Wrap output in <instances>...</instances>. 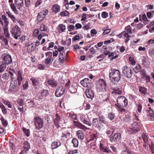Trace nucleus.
I'll list each match as a JSON object with an SVG mask.
<instances>
[{
  "label": "nucleus",
  "instance_id": "2f4dec72",
  "mask_svg": "<svg viewBox=\"0 0 154 154\" xmlns=\"http://www.w3.org/2000/svg\"><path fill=\"white\" fill-rule=\"evenodd\" d=\"M115 114L113 112H111L109 113L108 117L109 119L111 120H112L115 119Z\"/></svg>",
  "mask_w": 154,
  "mask_h": 154
},
{
  "label": "nucleus",
  "instance_id": "4468645a",
  "mask_svg": "<svg viewBox=\"0 0 154 154\" xmlns=\"http://www.w3.org/2000/svg\"><path fill=\"white\" fill-rule=\"evenodd\" d=\"M132 127L134 131V134L139 132L141 129V127L137 122H134L132 125Z\"/></svg>",
  "mask_w": 154,
  "mask_h": 154
},
{
  "label": "nucleus",
  "instance_id": "13d9d810",
  "mask_svg": "<svg viewBox=\"0 0 154 154\" xmlns=\"http://www.w3.org/2000/svg\"><path fill=\"white\" fill-rule=\"evenodd\" d=\"M127 131L129 134L134 133V131L132 127L128 128Z\"/></svg>",
  "mask_w": 154,
  "mask_h": 154
},
{
  "label": "nucleus",
  "instance_id": "ea45409f",
  "mask_svg": "<svg viewBox=\"0 0 154 154\" xmlns=\"http://www.w3.org/2000/svg\"><path fill=\"white\" fill-rule=\"evenodd\" d=\"M49 93L48 91L46 90H43L41 92V94L43 97H45L47 96Z\"/></svg>",
  "mask_w": 154,
  "mask_h": 154
},
{
  "label": "nucleus",
  "instance_id": "774afa93",
  "mask_svg": "<svg viewBox=\"0 0 154 154\" xmlns=\"http://www.w3.org/2000/svg\"><path fill=\"white\" fill-rule=\"evenodd\" d=\"M2 109V112L4 114L6 115L8 114L7 110L5 106Z\"/></svg>",
  "mask_w": 154,
  "mask_h": 154
},
{
  "label": "nucleus",
  "instance_id": "1a4fd4ad",
  "mask_svg": "<svg viewBox=\"0 0 154 154\" xmlns=\"http://www.w3.org/2000/svg\"><path fill=\"white\" fill-rule=\"evenodd\" d=\"M91 81L88 78L84 79L80 82L81 85L85 87H87V88L91 87Z\"/></svg>",
  "mask_w": 154,
  "mask_h": 154
},
{
  "label": "nucleus",
  "instance_id": "f704fd0d",
  "mask_svg": "<svg viewBox=\"0 0 154 154\" xmlns=\"http://www.w3.org/2000/svg\"><path fill=\"white\" fill-rule=\"evenodd\" d=\"M72 143L73 144V146L74 147H77L78 145V141L76 138H73L72 141Z\"/></svg>",
  "mask_w": 154,
  "mask_h": 154
},
{
  "label": "nucleus",
  "instance_id": "5fc2aeb1",
  "mask_svg": "<svg viewBox=\"0 0 154 154\" xmlns=\"http://www.w3.org/2000/svg\"><path fill=\"white\" fill-rule=\"evenodd\" d=\"M4 104H5L9 108H11L12 106L11 104V103L9 101H6L4 100L3 102Z\"/></svg>",
  "mask_w": 154,
  "mask_h": 154
},
{
  "label": "nucleus",
  "instance_id": "052dcab7",
  "mask_svg": "<svg viewBox=\"0 0 154 154\" xmlns=\"http://www.w3.org/2000/svg\"><path fill=\"white\" fill-rule=\"evenodd\" d=\"M75 28V26L73 25H70L67 28L68 30L70 32L74 30Z\"/></svg>",
  "mask_w": 154,
  "mask_h": 154
},
{
  "label": "nucleus",
  "instance_id": "338daca9",
  "mask_svg": "<svg viewBox=\"0 0 154 154\" xmlns=\"http://www.w3.org/2000/svg\"><path fill=\"white\" fill-rule=\"evenodd\" d=\"M69 116L70 117L72 118V119L75 120H76L77 116L75 114H70L69 115Z\"/></svg>",
  "mask_w": 154,
  "mask_h": 154
},
{
  "label": "nucleus",
  "instance_id": "37998d69",
  "mask_svg": "<svg viewBox=\"0 0 154 154\" xmlns=\"http://www.w3.org/2000/svg\"><path fill=\"white\" fill-rule=\"evenodd\" d=\"M4 33L5 36L7 38H9L10 37V34L9 33L7 29L5 28L4 29Z\"/></svg>",
  "mask_w": 154,
  "mask_h": 154
},
{
  "label": "nucleus",
  "instance_id": "8fccbe9b",
  "mask_svg": "<svg viewBox=\"0 0 154 154\" xmlns=\"http://www.w3.org/2000/svg\"><path fill=\"white\" fill-rule=\"evenodd\" d=\"M137 109L139 112H141L142 109V106L140 103L137 104Z\"/></svg>",
  "mask_w": 154,
  "mask_h": 154
},
{
  "label": "nucleus",
  "instance_id": "f03ea898",
  "mask_svg": "<svg viewBox=\"0 0 154 154\" xmlns=\"http://www.w3.org/2000/svg\"><path fill=\"white\" fill-rule=\"evenodd\" d=\"M97 91L100 92H106L108 90L106 87V84L103 79H100L97 85Z\"/></svg>",
  "mask_w": 154,
  "mask_h": 154
},
{
  "label": "nucleus",
  "instance_id": "e433bc0d",
  "mask_svg": "<svg viewBox=\"0 0 154 154\" xmlns=\"http://www.w3.org/2000/svg\"><path fill=\"white\" fill-rule=\"evenodd\" d=\"M93 125L95 127H97L98 126V122L97 118L94 119L92 121Z\"/></svg>",
  "mask_w": 154,
  "mask_h": 154
},
{
  "label": "nucleus",
  "instance_id": "b1692460",
  "mask_svg": "<svg viewBox=\"0 0 154 154\" xmlns=\"http://www.w3.org/2000/svg\"><path fill=\"white\" fill-rule=\"evenodd\" d=\"M76 134L79 138L82 140L84 138L85 135L82 133V131L80 130L78 131L77 132Z\"/></svg>",
  "mask_w": 154,
  "mask_h": 154
},
{
  "label": "nucleus",
  "instance_id": "4d7b16f0",
  "mask_svg": "<svg viewBox=\"0 0 154 154\" xmlns=\"http://www.w3.org/2000/svg\"><path fill=\"white\" fill-rule=\"evenodd\" d=\"M81 47H79L77 44H76L74 46L73 51L76 52L77 49L79 50L81 49Z\"/></svg>",
  "mask_w": 154,
  "mask_h": 154
},
{
  "label": "nucleus",
  "instance_id": "412c9836",
  "mask_svg": "<svg viewBox=\"0 0 154 154\" xmlns=\"http://www.w3.org/2000/svg\"><path fill=\"white\" fill-rule=\"evenodd\" d=\"M23 148L25 151L29 150V149H30V146L29 143L27 141H24L23 143Z\"/></svg>",
  "mask_w": 154,
  "mask_h": 154
},
{
  "label": "nucleus",
  "instance_id": "603ef678",
  "mask_svg": "<svg viewBox=\"0 0 154 154\" xmlns=\"http://www.w3.org/2000/svg\"><path fill=\"white\" fill-rule=\"evenodd\" d=\"M121 154H133L130 151L128 150L127 149L125 150L121 151Z\"/></svg>",
  "mask_w": 154,
  "mask_h": 154
},
{
  "label": "nucleus",
  "instance_id": "9d476101",
  "mask_svg": "<svg viewBox=\"0 0 154 154\" xmlns=\"http://www.w3.org/2000/svg\"><path fill=\"white\" fill-rule=\"evenodd\" d=\"M18 86L17 85V82L14 81L11 83L9 87V91L11 92H14L18 90Z\"/></svg>",
  "mask_w": 154,
  "mask_h": 154
},
{
  "label": "nucleus",
  "instance_id": "2eb2a0df",
  "mask_svg": "<svg viewBox=\"0 0 154 154\" xmlns=\"http://www.w3.org/2000/svg\"><path fill=\"white\" fill-rule=\"evenodd\" d=\"M149 110H146V112L148 118L152 120H153L154 119V111L151 108H149Z\"/></svg>",
  "mask_w": 154,
  "mask_h": 154
},
{
  "label": "nucleus",
  "instance_id": "0e129e2a",
  "mask_svg": "<svg viewBox=\"0 0 154 154\" xmlns=\"http://www.w3.org/2000/svg\"><path fill=\"white\" fill-rule=\"evenodd\" d=\"M131 120V118L130 116L128 115L125 116V117L124 118V120L125 121L127 122H129Z\"/></svg>",
  "mask_w": 154,
  "mask_h": 154
},
{
  "label": "nucleus",
  "instance_id": "a211bd4d",
  "mask_svg": "<svg viewBox=\"0 0 154 154\" xmlns=\"http://www.w3.org/2000/svg\"><path fill=\"white\" fill-rule=\"evenodd\" d=\"M22 71L20 70L17 71V80L18 81V84L19 86L21 85V82L23 80V78L22 76Z\"/></svg>",
  "mask_w": 154,
  "mask_h": 154
},
{
  "label": "nucleus",
  "instance_id": "6e6d98bb",
  "mask_svg": "<svg viewBox=\"0 0 154 154\" xmlns=\"http://www.w3.org/2000/svg\"><path fill=\"white\" fill-rule=\"evenodd\" d=\"M118 108V111L121 112H123L125 111V109L123 108L122 106H116Z\"/></svg>",
  "mask_w": 154,
  "mask_h": 154
},
{
  "label": "nucleus",
  "instance_id": "a19ab883",
  "mask_svg": "<svg viewBox=\"0 0 154 154\" xmlns=\"http://www.w3.org/2000/svg\"><path fill=\"white\" fill-rule=\"evenodd\" d=\"M142 137L143 139V140L144 142L145 143H147L148 142V138L147 137L146 135L144 134V133H143L142 134Z\"/></svg>",
  "mask_w": 154,
  "mask_h": 154
},
{
  "label": "nucleus",
  "instance_id": "4be33fe9",
  "mask_svg": "<svg viewBox=\"0 0 154 154\" xmlns=\"http://www.w3.org/2000/svg\"><path fill=\"white\" fill-rule=\"evenodd\" d=\"M139 90L142 94L145 95L147 93V89L144 87L139 86L138 87Z\"/></svg>",
  "mask_w": 154,
  "mask_h": 154
},
{
  "label": "nucleus",
  "instance_id": "c03bdc74",
  "mask_svg": "<svg viewBox=\"0 0 154 154\" xmlns=\"http://www.w3.org/2000/svg\"><path fill=\"white\" fill-rule=\"evenodd\" d=\"M23 131L27 137H29L30 135V131L29 129L23 128Z\"/></svg>",
  "mask_w": 154,
  "mask_h": 154
},
{
  "label": "nucleus",
  "instance_id": "393cba45",
  "mask_svg": "<svg viewBox=\"0 0 154 154\" xmlns=\"http://www.w3.org/2000/svg\"><path fill=\"white\" fill-rule=\"evenodd\" d=\"M142 68L141 66L138 64H137L135 67L134 68V70L136 73H137L141 71Z\"/></svg>",
  "mask_w": 154,
  "mask_h": 154
},
{
  "label": "nucleus",
  "instance_id": "0eeeda50",
  "mask_svg": "<svg viewBox=\"0 0 154 154\" xmlns=\"http://www.w3.org/2000/svg\"><path fill=\"white\" fill-rule=\"evenodd\" d=\"M48 12V10L47 9H44L41 11L37 16V20L38 21H42L47 15Z\"/></svg>",
  "mask_w": 154,
  "mask_h": 154
},
{
  "label": "nucleus",
  "instance_id": "4c0bfd02",
  "mask_svg": "<svg viewBox=\"0 0 154 154\" xmlns=\"http://www.w3.org/2000/svg\"><path fill=\"white\" fill-rule=\"evenodd\" d=\"M69 12L66 11L61 12L60 14V15L61 16H69Z\"/></svg>",
  "mask_w": 154,
  "mask_h": 154
},
{
  "label": "nucleus",
  "instance_id": "58836bf2",
  "mask_svg": "<svg viewBox=\"0 0 154 154\" xmlns=\"http://www.w3.org/2000/svg\"><path fill=\"white\" fill-rule=\"evenodd\" d=\"M58 27L61 30L62 32H64L66 29V26L62 24H59Z\"/></svg>",
  "mask_w": 154,
  "mask_h": 154
},
{
  "label": "nucleus",
  "instance_id": "72a5a7b5",
  "mask_svg": "<svg viewBox=\"0 0 154 154\" xmlns=\"http://www.w3.org/2000/svg\"><path fill=\"white\" fill-rule=\"evenodd\" d=\"M0 120L2 121L3 125L5 127H6L8 124L7 121L6 120H5L3 116H2Z\"/></svg>",
  "mask_w": 154,
  "mask_h": 154
},
{
  "label": "nucleus",
  "instance_id": "a878e982",
  "mask_svg": "<svg viewBox=\"0 0 154 154\" xmlns=\"http://www.w3.org/2000/svg\"><path fill=\"white\" fill-rule=\"evenodd\" d=\"M115 129L112 127L108 128L106 131V134L107 135L112 134L113 133Z\"/></svg>",
  "mask_w": 154,
  "mask_h": 154
},
{
  "label": "nucleus",
  "instance_id": "aec40b11",
  "mask_svg": "<svg viewBox=\"0 0 154 154\" xmlns=\"http://www.w3.org/2000/svg\"><path fill=\"white\" fill-rule=\"evenodd\" d=\"M52 10L53 12L57 13L60 11V7L58 5H54L52 7Z\"/></svg>",
  "mask_w": 154,
  "mask_h": 154
},
{
  "label": "nucleus",
  "instance_id": "5701e85b",
  "mask_svg": "<svg viewBox=\"0 0 154 154\" xmlns=\"http://www.w3.org/2000/svg\"><path fill=\"white\" fill-rule=\"evenodd\" d=\"M40 29L42 31H48V27L44 24H42L40 26Z\"/></svg>",
  "mask_w": 154,
  "mask_h": 154
},
{
  "label": "nucleus",
  "instance_id": "39448f33",
  "mask_svg": "<svg viewBox=\"0 0 154 154\" xmlns=\"http://www.w3.org/2000/svg\"><path fill=\"white\" fill-rule=\"evenodd\" d=\"M35 128L40 130L43 126V121L42 119L38 116L36 117L34 119Z\"/></svg>",
  "mask_w": 154,
  "mask_h": 154
},
{
  "label": "nucleus",
  "instance_id": "f8f14e48",
  "mask_svg": "<svg viewBox=\"0 0 154 154\" xmlns=\"http://www.w3.org/2000/svg\"><path fill=\"white\" fill-rule=\"evenodd\" d=\"M122 73L124 74L125 77L128 78H131L132 74L131 69L128 68L127 67L124 68L123 70Z\"/></svg>",
  "mask_w": 154,
  "mask_h": 154
},
{
  "label": "nucleus",
  "instance_id": "3c124183",
  "mask_svg": "<svg viewBox=\"0 0 154 154\" xmlns=\"http://www.w3.org/2000/svg\"><path fill=\"white\" fill-rule=\"evenodd\" d=\"M70 92L72 93H75L76 91V88L72 86L69 89Z\"/></svg>",
  "mask_w": 154,
  "mask_h": 154
},
{
  "label": "nucleus",
  "instance_id": "e2e57ef3",
  "mask_svg": "<svg viewBox=\"0 0 154 154\" xmlns=\"http://www.w3.org/2000/svg\"><path fill=\"white\" fill-rule=\"evenodd\" d=\"M97 33V31L95 29H92L91 31V35L92 37H93L94 36L93 34L96 35Z\"/></svg>",
  "mask_w": 154,
  "mask_h": 154
},
{
  "label": "nucleus",
  "instance_id": "6e6552de",
  "mask_svg": "<svg viewBox=\"0 0 154 154\" xmlns=\"http://www.w3.org/2000/svg\"><path fill=\"white\" fill-rule=\"evenodd\" d=\"M85 93L88 98L92 99L94 97V93L91 87L87 88L85 91Z\"/></svg>",
  "mask_w": 154,
  "mask_h": 154
},
{
  "label": "nucleus",
  "instance_id": "c756f323",
  "mask_svg": "<svg viewBox=\"0 0 154 154\" xmlns=\"http://www.w3.org/2000/svg\"><path fill=\"white\" fill-rule=\"evenodd\" d=\"M2 78L5 80H7L9 78L10 76L8 72L3 73L1 76Z\"/></svg>",
  "mask_w": 154,
  "mask_h": 154
},
{
  "label": "nucleus",
  "instance_id": "a18cd8bd",
  "mask_svg": "<svg viewBox=\"0 0 154 154\" xmlns=\"http://www.w3.org/2000/svg\"><path fill=\"white\" fill-rule=\"evenodd\" d=\"M6 68V65L2 63V64L0 65V72H2L5 70Z\"/></svg>",
  "mask_w": 154,
  "mask_h": 154
},
{
  "label": "nucleus",
  "instance_id": "680f3d73",
  "mask_svg": "<svg viewBox=\"0 0 154 154\" xmlns=\"http://www.w3.org/2000/svg\"><path fill=\"white\" fill-rule=\"evenodd\" d=\"M96 128H97L99 131H101L104 128V127L103 125H101V123H100V125H98V126Z\"/></svg>",
  "mask_w": 154,
  "mask_h": 154
},
{
  "label": "nucleus",
  "instance_id": "ddd939ff",
  "mask_svg": "<svg viewBox=\"0 0 154 154\" xmlns=\"http://www.w3.org/2000/svg\"><path fill=\"white\" fill-rule=\"evenodd\" d=\"M35 42H33L31 44H29L28 43H26L25 44V46L27 48V51L28 52H32L35 49Z\"/></svg>",
  "mask_w": 154,
  "mask_h": 154
},
{
  "label": "nucleus",
  "instance_id": "f3484780",
  "mask_svg": "<svg viewBox=\"0 0 154 154\" xmlns=\"http://www.w3.org/2000/svg\"><path fill=\"white\" fill-rule=\"evenodd\" d=\"M15 3L17 8L19 10L23 6V0H15Z\"/></svg>",
  "mask_w": 154,
  "mask_h": 154
},
{
  "label": "nucleus",
  "instance_id": "bf43d9fd",
  "mask_svg": "<svg viewBox=\"0 0 154 154\" xmlns=\"http://www.w3.org/2000/svg\"><path fill=\"white\" fill-rule=\"evenodd\" d=\"M102 16L103 18H106L108 16V14L106 12H103L102 13Z\"/></svg>",
  "mask_w": 154,
  "mask_h": 154
},
{
  "label": "nucleus",
  "instance_id": "423d86ee",
  "mask_svg": "<svg viewBox=\"0 0 154 154\" xmlns=\"http://www.w3.org/2000/svg\"><path fill=\"white\" fill-rule=\"evenodd\" d=\"M2 63L5 65L10 64L12 61V58L10 55L5 54L2 56Z\"/></svg>",
  "mask_w": 154,
  "mask_h": 154
},
{
  "label": "nucleus",
  "instance_id": "09e8293b",
  "mask_svg": "<svg viewBox=\"0 0 154 154\" xmlns=\"http://www.w3.org/2000/svg\"><path fill=\"white\" fill-rule=\"evenodd\" d=\"M125 29L128 33L129 34H131L132 33L131 27L130 25H128L127 27H126Z\"/></svg>",
  "mask_w": 154,
  "mask_h": 154
},
{
  "label": "nucleus",
  "instance_id": "7ed1b4c3",
  "mask_svg": "<svg viewBox=\"0 0 154 154\" xmlns=\"http://www.w3.org/2000/svg\"><path fill=\"white\" fill-rule=\"evenodd\" d=\"M117 103H116V106L125 107L128 104V101L126 97L124 96H120L118 97L117 100Z\"/></svg>",
  "mask_w": 154,
  "mask_h": 154
},
{
  "label": "nucleus",
  "instance_id": "69168bd1",
  "mask_svg": "<svg viewBox=\"0 0 154 154\" xmlns=\"http://www.w3.org/2000/svg\"><path fill=\"white\" fill-rule=\"evenodd\" d=\"M54 122L55 125L56 126H57V127H58L59 126L58 124H60V121H58V120L55 119H54Z\"/></svg>",
  "mask_w": 154,
  "mask_h": 154
},
{
  "label": "nucleus",
  "instance_id": "864d4df0",
  "mask_svg": "<svg viewBox=\"0 0 154 154\" xmlns=\"http://www.w3.org/2000/svg\"><path fill=\"white\" fill-rule=\"evenodd\" d=\"M150 149L152 151V153H154V145L152 143H151L149 144Z\"/></svg>",
  "mask_w": 154,
  "mask_h": 154
},
{
  "label": "nucleus",
  "instance_id": "de8ad7c7",
  "mask_svg": "<svg viewBox=\"0 0 154 154\" xmlns=\"http://www.w3.org/2000/svg\"><path fill=\"white\" fill-rule=\"evenodd\" d=\"M115 94H121L122 93V90H120L119 88H114Z\"/></svg>",
  "mask_w": 154,
  "mask_h": 154
},
{
  "label": "nucleus",
  "instance_id": "c9c22d12",
  "mask_svg": "<svg viewBox=\"0 0 154 154\" xmlns=\"http://www.w3.org/2000/svg\"><path fill=\"white\" fill-rule=\"evenodd\" d=\"M48 83L52 86L55 87L57 86V84L54 81L52 80H50L48 81Z\"/></svg>",
  "mask_w": 154,
  "mask_h": 154
},
{
  "label": "nucleus",
  "instance_id": "20e7f679",
  "mask_svg": "<svg viewBox=\"0 0 154 154\" xmlns=\"http://www.w3.org/2000/svg\"><path fill=\"white\" fill-rule=\"evenodd\" d=\"M11 33L14 38L16 39H17L20 36L21 29L17 26H15L12 28L11 30Z\"/></svg>",
  "mask_w": 154,
  "mask_h": 154
},
{
  "label": "nucleus",
  "instance_id": "c85d7f7f",
  "mask_svg": "<svg viewBox=\"0 0 154 154\" xmlns=\"http://www.w3.org/2000/svg\"><path fill=\"white\" fill-rule=\"evenodd\" d=\"M6 13L8 14V16L14 22H15L17 20L16 19L15 17L12 15L9 11H7Z\"/></svg>",
  "mask_w": 154,
  "mask_h": 154
},
{
  "label": "nucleus",
  "instance_id": "9b49d317",
  "mask_svg": "<svg viewBox=\"0 0 154 154\" xmlns=\"http://www.w3.org/2000/svg\"><path fill=\"white\" fill-rule=\"evenodd\" d=\"M65 91V89L62 86L57 88L55 92V96L57 97H59L63 95Z\"/></svg>",
  "mask_w": 154,
  "mask_h": 154
},
{
  "label": "nucleus",
  "instance_id": "dca6fc26",
  "mask_svg": "<svg viewBox=\"0 0 154 154\" xmlns=\"http://www.w3.org/2000/svg\"><path fill=\"white\" fill-rule=\"evenodd\" d=\"M100 150L102 152H105L108 153H110L111 152V151L108 147L106 146H103V144L101 143H100Z\"/></svg>",
  "mask_w": 154,
  "mask_h": 154
},
{
  "label": "nucleus",
  "instance_id": "7c9ffc66",
  "mask_svg": "<svg viewBox=\"0 0 154 154\" xmlns=\"http://www.w3.org/2000/svg\"><path fill=\"white\" fill-rule=\"evenodd\" d=\"M142 18L143 20V22L144 24L145 25L148 24L147 22H149V20H148L146 14H143L142 16Z\"/></svg>",
  "mask_w": 154,
  "mask_h": 154
},
{
  "label": "nucleus",
  "instance_id": "cd10ccee",
  "mask_svg": "<svg viewBox=\"0 0 154 154\" xmlns=\"http://www.w3.org/2000/svg\"><path fill=\"white\" fill-rule=\"evenodd\" d=\"M30 80L32 81L33 85L35 88H37V85L38 84V82L37 80L35 78H32L30 79Z\"/></svg>",
  "mask_w": 154,
  "mask_h": 154
},
{
  "label": "nucleus",
  "instance_id": "6ab92c4d",
  "mask_svg": "<svg viewBox=\"0 0 154 154\" xmlns=\"http://www.w3.org/2000/svg\"><path fill=\"white\" fill-rule=\"evenodd\" d=\"M61 145V143L59 141L57 140L53 142L51 144V148L53 149H55Z\"/></svg>",
  "mask_w": 154,
  "mask_h": 154
},
{
  "label": "nucleus",
  "instance_id": "49530a36",
  "mask_svg": "<svg viewBox=\"0 0 154 154\" xmlns=\"http://www.w3.org/2000/svg\"><path fill=\"white\" fill-rule=\"evenodd\" d=\"M39 32V31L38 29H35L33 32V36L34 37H37L38 35Z\"/></svg>",
  "mask_w": 154,
  "mask_h": 154
},
{
  "label": "nucleus",
  "instance_id": "473e14b6",
  "mask_svg": "<svg viewBox=\"0 0 154 154\" xmlns=\"http://www.w3.org/2000/svg\"><path fill=\"white\" fill-rule=\"evenodd\" d=\"M11 7L13 11H14L15 14H18V11L17 10L16 7L15 6L14 4V3L11 4Z\"/></svg>",
  "mask_w": 154,
  "mask_h": 154
},
{
  "label": "nucleus",
  "instance_id": "f257e3e1",
  "mask_svg": "<svg viewBox=\"0 0 154 154\" xmlns=\"http://www.w3.org/2000/svg\"><path fill=\"white\" fill-rule=\"evenodd\" d=\"M122 75L121 74L120 71L115 69H111L110 71L109 74V77L110 80L113 81L117 83L122 78Z\"/></svg>",
  "mask_w": 154,
  "mask_h": 154
},
{
  "label": "nucleus",
  "instance_id": "bb28decb",
  "mask_svg": "<svg viewBox=\"0 0 154 154\" xmlns=\"http://www.w3.org/2000/svg\"><path fill=\"white\" fill-rule=\"evenodd\" d=\"M113 135L116 142L119 141L121 138V135L120 133H115Z\"/></svg>",
  "mask_w": 154,
  "mask_h": 154
},
{
  "label": "nucleus",
  "instance_id": "79ce46f5",
  "mask_svg": "<svg viewBox=\"0 0 154 154\" xmlns=\"http://www.w3.org/2000/svg\"><path fill=\"white\" fill-rule=\"evenodd\" d=\"M17 101V104L20 106H22L24 104V100L23 99H18Z\"/></svg>",
  "mask_w": 154,
  "mask_h": 154
}]
</instances>
